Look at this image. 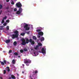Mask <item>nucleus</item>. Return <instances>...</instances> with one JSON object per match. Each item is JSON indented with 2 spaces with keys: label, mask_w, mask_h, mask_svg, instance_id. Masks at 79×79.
I'll list each match as a JSON object with an SVG mask.
<instances>
[{
  "label": "nucleus",
  "mask_w": 79,
  "mask_h": 79,
  "mask_svg": "<svg viewBox=\"0 0 79 79\" xmlns=\"http://www.w3.org/2000/svg\"><path fill=\"white\" fill-rule=\"evenodd\" d=\"M10 40H6V42L7 44H8V43H10Z\"/></svg>",
  "instance_id": "obj_11"
},
{
  "label": "nucleus",
  "mask_w": 79,
  "mask_h": 79,
  "mask_svg": "<svg viewBox=\"0 0 79 79\" xmlns=\"http://www.w3.org/2000/svg\"><path fill=\"white\" fill-rule=\"evenodd\" d=\"M42 53L45 54L46 53L45 51V49H44V48H42Z\"/></svg>",
  "instance_id": "obj_9"
},
{
  "label": "nucleus",
  "mask_w": 79,
  "mask_h": 79,
  "mask_svg": "<svg viewBox=\"0 0 79 79\" xmlns=\"http://www.w3.org/2000/svg\"><path fill=\"white\" fill-rule=\"evenodd\" d=\"M6 23H9V20H6Z\"/></svg>",
  "instance_id": "obj_40"
},
{
  "label": "nucleus",
  "mask_w": 79,
  "mask_h": 79,
  "mask_svg": "<svg viewBox=\"0 0 79 79\" xmlns=\"http://www.w3.org/2000/svg\"><path fill=\"white\" fill-rule=\"evenodd\" d=\"M18 57H19H19H20V56H18Z\"/></svg>",
  "instance_id": "obj_49"
},
{
  "label": "nucleus",
  "mask_w": 79,
  "mask_h": 79,
  "mask_svg": "<svg viewBox=\"0 0 79 79\" xmlns=\"http://www.w3.org/2000/svg\"><path fill=\"white\" fill-rule=\"evenodd\" d=\"M10 1V0H6V2H8Z\"/></svg>",
  "instance_id": "obj_42"
},
{
  "label": "nucleus",
  "mask_w": 79,
  "mask_h": 79,
  "mask_svg": "<svg viewBox=\"0 0 79 79\" xmlns=\"http://www.w3.org/2000/svg\"><path fill=\"white\" fill-rule=\"evenodd\" d=\"M20 52L21 53H23L24 52V50L23 49H21L20 50Z\"/></svg>",
  "instance_id": "obj_26"
},
{
  "label": "nucleus",
  "mask_w": 79,
  "mask_h": 79,
  "mask_svg": "<svg viewBox=\"0 0 79 79\" xmlns=\"http://www.w3.org/2000/svg\"><path fill=\"white\" fill-rule=\"evenodd\" d=\"M38 45H39L40 46H42V44L41 43H39L38 44Z\"/></svg>",
  "instance_id": "obj_32"
},
{
  "label": "nucleus",
  "mask_w": 79,
  "mask_h": 79,
  "mask_svg": "<svg viewBox=\"0 0 79 79\" xmlns=\"http://www.w3.org/2000/svg\"><path fill=\"white\" fill-rule=\"evenodd\" d=\"M22 11L23 9H22V8H20L19 9V10L16 12V14H17V15H20V14L22 13Z\"/></svg>",
  "instance_id": "obj_4"
},
{
  "label": "nucleus",
  "mask_w": 79,
  "mask_h": 79,
  "mask_svg": "<svg viewBox=\"0 0 79 79\" xmlns=\"http://www.w3.org/2000/svg\"><path fill=\"white\" fill-rule=\"evenodd\" d=\"M33 41H32V39H30L29 40V42L30 43H31Z\"/></svg>",
  "instance_id": "obj_21"
},
{
  "label": "nucleus",
  "mask_w": 79,
  "mask_h": 79,
  "mask_svg": "<svg viewBox=\"0 0 79 79\" xmlns=\"http://www.w3.org/2000/svg\"><path fill=\"white\" fill-rule=\"evenodd\" d=\"M9 8V6H7V7H6V10H8Z\"/></svg>",
  "instance_id": "obj_29"
},
{
  "label": "nucleus",
  "mask_w": 79,
  "mask_h": 79,
  "mask_svg": "<svg viewBox=\"0 0 79 79\" xmlns=\"http://www.w3.org/2000/svg\"><path fill=\"white\" fill-rule=\"evenodd\" d=\"M2 10H1L0 12V15H1V13H2Z\"/></svg>",
  "instance_id": "obj_43"
},
{
  "label": "nucleus",
  "mask_w": 79,
  "mask_h": 79,
  "mask_svg": "<svg viewBox=\"0 0 79 79\" xmlns=\"http://www.w3.org/2000/svg\"><path fill=\"white\" fill-rule=\"evenodd\" d=\"M7 69V71L8 72H9V71H10V68H9V67H7L6 68Z\"/></svg>",
  "instance_id": "obj_16"
},
{
  "label": "nucleus",
  "mask_w": 79,
  "mask_h": 79,
  "mask_svg": "<svg viewBox=\"0 0 79 79\" xmlns=\"http://www.w3.org/2000/svg\"><path fill=\"white\" fill-rule=\"evenodd\" d=\"M14 10V11H17V9L16 8H15Z\"/></svg>",
  "instance_id": "obj_31"
},
{
  "label": "nucleus",
  "mask_w": 79,
  "mask_h": 79,
  "mask_svg": "<svg viewBox=\"0 0 79 79\" xmlns=\"http://www.w3.org/2000/svg\"><path fill=\"white\" fill-rule=\"evenodd\" d=\"M38 73V71L37 70H35L33 72V74H31L30 75V78L31 79H35V74H37Z\"/></svg>",
  "instance_id": "obj_1"
},
{
  "label": "nucleus",
  "mask_w": 79,
  "mask_h": 79,
  "mask_svg": "<svg viewBox=\"0 0 79 79\" xmlns=\"http://www.w3.org/2000/svg\"><path fill=\"white\" fill-rule=\"evenodd\" d=\"M3 26H6V23H4Z\"/></svg>",
  "instance_id": "obj_37"
},
{
  "label": "nucleus",
  "mask_w": 79,
  "mask_h": 79,
  "mask_svg": "<svg viewBox=\"0 0 79 79\" xmlns=\"http://www.w3.org/2000/svg\"><path fill=\"white\" fill-rule=\"evenodd\" d=\"M21 35H22V36H23V35H25V33H21L20 34Z\"/></svg>",
  "instance_id": "obj_22"
},
{
  "label": "nucleus",
  "mask_w": 79,
  "mask_h": 79,
  "mask_svg": "<svg viewBox=\"0 0 79 79\" xmlns=\"http://www.w3.org/2000/svg\"><path fill=\"white\" fill-rule=\"evenodd\" d=\"M12 52V50H9V53H11Z\"/></svg>",
  "instance_id": "obj_36"
},
{
  "label": "nucleus",
  "mask_w": 79,
  "mask_h": 79,
  "mask_svg": "<svg viewBox=\"0 0 79 79\" xmlns=\"http://www.w3.org/2000/svg\"><path fill=\"white\" fill-rule=\"evenodd\" d=\"M36 53L35 52H34V54H35Z\"/></svg>",
  "instance_id": "obj_47"
},
{
  "label": "nucleus",
  "mask_w": 79,
  "mask_h": 79,
  "mask_svg": "<svg viewBox=\"0 0 79 79\" xmlns=\"http://www.w3.org/2000/svg\"><path fill=\"white\" fill-rule=\"evenodd\" d=\"M34 44H35V42H34V41H33L31 43V45H34Z\"/></svg>",
  "instance_id": "obj_14"
},
{
  "label": "nucleus",
  "mask_w": 79,
  "mask_h": 79,
  "mask_svg": "<svg viewBox=\"0 0 79 79\" xmlns=\"http://www.w3.org/2000/svg\"><path fill=\"white\" fill-rule=\"evenodd\" d=\"M6 29H7V30H9V27L8 26H7Z\"/></svg>",
  "instance_id": "obj_38"
},
{
  "label": "nucleus",
  "mask_w": 79,
  "mask_h": 79,
  "mask_svg": "<svg viewBox=\"0 0 79 79\" xmlns=\"http://www.w3.org/2000/svg\"><path fill=\"white\" fill-rule=\"evenodd\" d=\"M11 77L12 79H16V77H15L13 75H11Z\"/></svg>",
  "instance_id": "obj_13"
},
{
  "label": "nucleus",
  "mask_w": 79,
  "mask_h": 79,
  "mask_svg": "<svg viewBox=\"0 0 79 79\" xmlns=\"http://www.w3.org/2000/svg\"><path fill=\"white\" fill-rule=\"evenodd\" d=\"M38 34L39 35L37 36V37L38 38H40V35L42 36L44 35V33L42 32H39Z\"/></svg>",
  "instance_id": "obj_8"
},
{
  "label": "nucleus",
  "mask_w": 79,
  "mask_h": 79,
  "mask_svg": "<svg viewBox=\"0 0 79 79\" xmlns=\"http://www.w3.org/2000/svg\"><path fill=\"white\" fill-rule=\"evenodd\" d=\"M14 55H15V56H17V55H18V53L15 52L14 53Z\"/></svg>",
  "instance_id": "obj_15"
},
{
  "label": "nucleus",
  "mask_w": 79,
  "mask_h": 79,
  "mask_svg": "<svg viewBox=\"0 0 79 79\" xmlns=\"http://www.w3.org/2000/svg\"><path fill=\"white\" fill-rule=\"evenodd\" d=\"M4 63L5 64H6V61L5 60H4Z\"/></svg>",
  "instance_id": "obj_39"
},
{
  "label": "nucleus",
  "mask_w": 79,
  "mask_h": 79,
  "mask_svg": "<svg viewBox=\"0 0 79 79\" xmlns=\"http://www.w3.org/2000/svg\"><path fill=\"white\" fill-rule=\"evenodd\" d=\"M29 39H26V44H28L29 43Z\"/></svg>",
  "instance_id": "obj_12"
},
{
  "label": "nucleus",
  "mask_w": 79,
  "mask_h": 79,
  "mask_svg": "<svg viewBox=\"0 0 79 79\" xmlns=\"http://www.w3.org/2000/svg\"><path fill=\"white\" fill-rule=\"evenodd\" d=\"M0 30H3V26H2L0 27Z\"/></svg>",
  "instance_id": "obj_30"
},
{
  "label": "nucleus",
  "mask_w": 79,
  "mask_h": 79,
  "mask_svg": "<svg viewBox=\"0 0 79 79\" xmlns=\"http://www.w3.org/2000/svg\"><path fill=\"white\" fill-rule=\"evenodd\" d=\"M14 33L15 34H13L12 35L13 39L18 38V35H19V34H18V31L17 30H16L14 31Z\"/></svg>",
  "instance_id": "obj_2"
},
{
  "label": "nucleus",
  "mask_w": 79,
  "mask_h": 79,
  "mask_svg": "<svg viewBox=\"0 0 79 79\" xmlns=\"http://www.w3.org/2000/svg\"><path fill=\"white\" fill-rule=\"evenodd\" d=\"M12 63L13 64H14L15 63V59H14L12 61Z\"/></svg>",
  "instance_id": "obj_17"
},
{
  "label": "nucleus",
  "mask_w": 79,
  "mask_h": 79,
  "mask_svg": "<svg viewBox=\"0 0 79 79\" xmlns=\"http://www.w3.org/2000/svg\"><path fill=\"white\" fill-rule=\"evenodd\" d=\"M0 63H1L2 65H4V64H4V62H3L0 61Z\"/></svg>",
  "instance_id": "obj_19"
},
{
  "label": "nucleus",
  "mask_w": 79,
  "mask_h": 79,
  "mask_svg": "<svg viewBox=\"0 0 79 79\" xmlns=\"http://www.w3.org/2000/svg\"><path fill=\"white\" fill-rule=\"evenodd\" d=\"M16 6H17L18 8H21L22 6V5L21 3H20V2H19L18 3H17L16 4Z\"/></svg>",
  "instance_id": "obj_6"
},
{
  "label": "nucleus",
  "mask_w": 79,
  "mask_h": 79,
  "mask_svg": "<svg viewBox=\"0 0 79 79\" xmlns=\"http://www.w3.org/2000/svg\"><path fill=\"white\" fill-rule=\"evenodd\" d=\"M18 76H19V75H18V74H17Z\"/></svg>",
  "instance_id": "obj_50"
},
{
  "label": "nucleus",
  "mask_w": 79,
  "mask_h": 79,
  "mask_svg": "<svg viewBox=\"0 0 79 79\" xmlns=\"http://www.w3.org/2000/svg\"><path fill=\"white\" fill-rule=\"evenodd\" d=\"M30 32L29 31H28L27 32V34H29Z\"/></svg>",
  "instance_id": "obj_41"
},
{
  "label": "nucleus",
  "mask_w": 79,
  "mask_h": 79,
  "mask_svg": "<svg viewBox=\"0 0 79 79\" xmlns=\"http://www.w3.org/2000/svg\"><path fill=\"white\" fill-rule=\"evenodd\" d=\"M21 41L22 43H21L22 45H24L26 44V40L24 39H22L21 40Z\"/></svg>",
  "instance_id": "obj_7"
},
{
  "label": "nucleus",
  "mask_w": 79,
  "mask_h": 79,
  "mask_svg": "<svg viewBox=\"0 0 79 79\" xmlns=\"http://www.w3.org/2000/svg\"><path fill=\"white\" fill-rule=\"evenodd\" d=\"M33 39L35 40H36V39H37V38L35 36H34L33 37Z\"/></svg>",
  "instance_id": "obj_20"
},
{
  "label": "nucleus",
  "mask_w": 79,
  "mask_h": 79,
  "mask_svg": "<svg viewBox=\"0 0 79 79\" xmlns=\"http://www.w3.org/2000/svg\"><path fill=\"white\" fill-rule=\"evenodd\" d=\"M44 40H45V39L44 37H41L40 39V40L41 42H43V41H44Z\"/></svg>",
  "instance_id": "obj_10"
},
{
  "label": "nucleus",
  "mask_w": 79,
  "mask_h": 79,
  "mask_svg": "<svg viewBox=\"0 0 79 79\" xmlns=\"http://www.w3.org/2000/svg\"><path fill=\"white\" fill-rule=\"evenodd\" d=\"M24 71H23V72H22V73H23V74H24Z\"/></svg>",
  "instance_id": "obj_48"
},
{
  "label": "nucleus",
  "mask_w": 79,
  "mask_h": 79,
  "mask_svg": "<svg viewBox=\"0 0 79 79\" xmlns=\"http://www.w3.org/2000/svg\"><path fill=\"white\" fill-rule=\"evenodd\" d=\"M9 79H11V77H9Z\"/></svg>",
  "instance_id": "obj_45"
},
{
  "label": "nucleus",
  "mask_w": 79,
  "mask_h": 79,
  "mask_svg": "<svg viewBox=\"0 0 79 79\" xmlns=\"http://www.w3.org/2000/svg\"><path fill=\"white\" fill-rule=\"evenodd\" d=\"M23 50L25 52H27L28 50L26 48H24L23 49Z\"/></svg>",
  "instance_id": "obj_24"
},
{
  "label": "nucleus",
  "mask_w": 79,
  "mask_h": 79,
  "mask_svg": "<svg viewBox=\"0 0 79 79\" xmlns=\"http://www.w3.org/2000/svg\"><path fill=\"white\" fill-rule=\"evenodd\" d=\"M11 4H12V5H14V4H15V2H14V1H12L11 3Z\"/></svg>",
  "instance_id": "obj_33"
},
{
  "label": "nucleus",
  "mask_w": 79,
  "mask_h": 79,
  "mask_svg": "<svg viewBox=\"0 0 79 79\" xmlns=\"http://www.w3.org/2000/svg\"><path fill=\"white\" fill-rule=\"evenodd\" d=\"M16 44H17V43L15 41L14 42V45H15V46H16Z\"/></svg>",
  "instance_id": "obj_18"
},
{
  "label": "nucleus",
  "mask_w": 79,
  "mask_h": 79,
  "mask_svg": "<svg viewBox=\"0 0 79 79\" xmlns=\"http://www.w3.org/2000/svg\"><path fill=\"white\" fill-rule=\"evenodd\" d=\"M24 63H25V64H26V66H28L29 65V64L28 63H31V60H25L24 61Z\"/></svg>",
  "instance_id": "obj_3"
},
{
  "label": "nucleus",
  "mask_w": 79,
  "mask_h": 79,
  "mask_svg": "<svg viewBox=\"0 0 79 79\" xmlns=\"http://www.w3.org/2000/svg\"><path fill=\"white\" fill-rule=\"evenodd\" d=\"M23 68H24V64H22Z\"/></svg>",
  "instance_id": "obj_44"
},
{
  "label": "nucleus",
  "mask_w": 79,
  "mask_h": 79,
  "mask_svg": "<svg viewBox=\"0 0 79 79\" xmlns=\"http://www.w3.org/2000/svg\"><path fill=\"white\" fill-rule=\"evenodd\" d=\"M2 5H0V10H1V9H2Z\"/></svg>",
  "instance_id": "obj_35"
},
{
  "label": "nucleus",
  "mask_w": 79,
  "mask_h": 79,
  "mask_svg": "<svg viewBox=\"0 0 79 79\" xmlns=\"http://www.w3.org/2000/svg\"><path fill=\"white\" fill-rule=\"evenodd\" d=\"M38 47H39V46L38 45L36 46V47L35 48V50H37Z\"/></svg>",
  "instance_id": "obj_25"
},
{
  "label": "nucleus",
  "mask_w": 79,
  "mask_h": 79,
  "mask_svg": "<svg viewBox=\"0 0 79 79\" xmlns=\"http://www.w3.org/2000/svg\"><path fill=\"white\" fill-rule=\"evenodd\" d=\"M36 32H40V31H41V30L40 29H38L37 30H36Z\"/></svg>",
  "instance_id": "obj_23"
},
{
  "label": "nucleus",
  "mask_w": 79,
  "mask_h": 79,
  "mask_svg": "<svg viewBox=\"0 0 79 79\" xmlns=\"http://www.w3.org/2000/svg\"><path fill=\"white\" fill-rule=\"evenodd\" d=\"M24 28L25 29L26 31H28L30 29V27H28V24H26L24 26Z\"/></svg>",
  "instance_id": "obj_5"
},
{
  "label": "nucleus",
  "mask_w": 79,
  "mask_h": 79,
  "mask_svg": "<svg viewBox=\"0 0 79 79\" xmlns=\"http://www.w3.org/2000/svg\"><path fill=\"white\" fill-rule=\"evenodd\" d=\"M5 23V20H4V19H2V23L3 24V23Z\"/></svg>",
  "instance_id": "obj_28"
},
{
  "label": "nucleus",
  "mask_w": 79,
  "mask_h": 79,
  "mask_svg": "<svg viewBox=\"0 0 79 79\" xmlns=\"http://www.w3.org/2000/svg\"><path fill=\"white\" fill-rule=\"evenodd\" d=\"M0 78L1 79H3V78H2V77H0Z\"/></svg>",
  "instance_id": "obj_46"
},
{
  "label": "nucleus",
  "mask_w": 79,
  "mask_h": 79,
  "mask_svg": "<svg viewBox=\"0 0 79 79\" xmlns=\"http://www.w3.org/2000/svg\"><path fill=\"white\" fill-rule=\"evenodd\" d=\"M6 18H7V17L6 16H5V17H3V19H6Z\"/></svg>",
  "instance_id": "obj_27"
},
{
  "label": "nucleus",
  "mask_w": 79,
  "mask_h": 79,
  "mask_svg": "<svg viewBox=\"0 0 79 79\" xmlns=\"http://www.w3.org/2000/svg\"><path fill=\"white\" fill-rule=\"evenodd\" d=\"M8 12H9V11H8Z\"/></svg>",
  "instance_id": "obj_51"
},
{
  "label": "nucleus",
  "mask_w": 79,
  "mask_h": 79,
  "mask_svg": "<svg viewBox=\"0 0 79 79\" xmlns=\"http://www.w3.org/2000/svg\"><path fill=\"white\" fill-rule=\"evenodd\" d=\"M6 72V70H4V74H5Z\"/></svg>",
  "instance_id": "obj_34"
}]
</instances>
